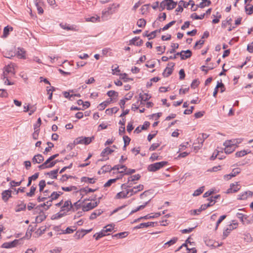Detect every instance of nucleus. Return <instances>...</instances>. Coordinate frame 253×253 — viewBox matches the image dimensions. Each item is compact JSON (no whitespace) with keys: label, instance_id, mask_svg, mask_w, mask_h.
Segmentation results:
<instances>
[{"label":"nucleus","instance_id":"nucleus-52","mask_svg":"<svg viewBox=\"0 0 253 253\" xmlns=\"http://www.w3.org/2000/svg\"><path fill=\"white\" fill-rule=\"evenodd\" d=\"M150 160L152 162L156 160H161V157L157 153H154L151 155Z\"/></svg>","mask_w":253,"mask_h":253},{"label":"nucleus","instance_id":"nucleus-50","mask_svg":"<svg viewBox=\"0 0 253 253\" xmlns=\"http://www.w3.org/2000/svg\"><path fill=\"white\" fill-rule=\"evenodd\" d=\"M119 179V177H117L116 178H114V179H109L106 183H105L104 185V187H109L110 186H111V185L115 182L117 179Z\"/></svg>","mask_w":253,"mask_h":253},{"label":"nucleus","instance_id":"nucleus-45","mask_svg":"<svg viewBox=\"0 0 253 253\" xmlns=\"http://www.w3.org/2000/svg\"><path fill=\"white\" fill-rule=\"evenodd\" d=\"M251 152V151L247 152L246 150H242L240 151L237 152L235 154L236 157H243L245 155L249 154Z\"/></svg>","mask_w":253,"mask_h":253},{"label":"nucleus","instance_id":"nucleus-39","mask_svg":"<svg viewBox=\"0 0 253 253\" xmlns=\"http://www.w3.org/2000/svg\"><path fill=\"white\" fill-rule=\"evenodd\" d=\"M205 16V13H203L201 15H198L196 13H192L190 17L194 20L203 19Z\"/></svg>","mask_w":253,"mask_h":253},{"label":"nucleus","instance_id":"nucleus-64","mask_svg":"<svg viewBox=\"0 0 253 253\" xmlns=\"http://www.w3.org/2000/svg\"><path fill=\"white\" fill-rule=\"evenodd\" d=\"M101 169L103 171L108 172L112 170V168L110 165H105L102 167Z\"/></svg>","mask_w":253,"mask_h":253},{"label":"nucleus","instance_id":"nucleus-34","mask_svg":"<svg viewBox=\"0 0 253 253\" xmlns=\"http://www.w3.org/2000/svg\"><path fill=\"white\" fill-rule=\"evenodd\" d=\"M172 71L173 69L170 67H167L163 72V75L165 77H168L172 74Z\"/></svg>","mask_w":253,"mask_h":253},{"label":"nucleus","instance_id":"nucleus-12","mask_svg":"<svg viewBox=\"0 0 253 253\" xmlns=\"http://www.w3.org/2000/svg\"><path fill=\"white\" fill-rule=\"evenodd\" d=\"M252 195L253 192L252 191H245L238 195L237 199L240 200H246L248 197H252Z\"/></svg>","mask_w":253,"mask_h":253},{"label":"nucleus","instance_id":"nucleus-36","mask_svg":"<svg viewBox=\"0 0 253 253\" xmlns=\"http://www.w3.org/2000/svg\"><path fill=\"white\" fill-rule=\"evenodd\" d=\"M103 211L101 210H98L97 211H95L94 212L91 213V214L90 216V219H95L97 216H99L102 213Z\"/></svg>","mask_w":253,"mask_h":253},{"label":"nucleus","instance_id":"nucleus-62","mask_svg":"<svg viewBox=\"0 0 253 253\" xmlns=\"http://www.w3.org/2000/svg\"><path fill=\"white\" fill-rule=\"evenodd\" d=\"M216 88H220L221 92H224L225 89L224 84L221 82L219 83V82H217Z\"/></svg>","mask_w":253,"mask_h":253},{"label":"nucleus","instance_id":"nucleus-6","mask_svg":"<svg viewBox=\"0 0 253 253\" xmlns=\"http://www.w3.org/2000/svg\"><path fill=\"white\" fill-rule=\"evenodd\" d=\"M209 135L202 133L200 134L199 137L196 139V142L194 143L195 146H194L195 149H200L203 145L204 141L209 137Z\"/></svg>","mask_w":253,"mask_h":253},{"label":"nucleus","instance_id":"nucleus-15","mask_svg":"<svg viewBox=\"0 0 253 253\" xmlns=\"http://www.w3.org/2000/svg\"><path fill=\"white\" fill-rule=\"evenodd\" d=\"M223 145L225 146L224 152L226 154H229L234 151L236 149V146H232L230 144L229 145H227L226 144V141L224 143Z\"/></svg>","mask_w":253,"mask_h":253},{"label":"nucleus","instance_id":"nucleus-58","mask_svg":"<svg viewBox=\"0 0 253 253\" xmlns=\"http://www.w3.org/2000/svg\"><path fill=\"white\" fill-rule=\"evenodd\" d=\"M107 94L108 96L112 97L113 96H118V92L114 90H109L107 92Z\"/></svg>","mask_w":253,"mask_h":253},{"label":"nucleus","instance_id":"nucleus-32","mask_svg":"<svg viewBox=\"0 0 253 253\" xmlns=\"http://www.w3.org/2000/svg\"><path fill=\"white\" fill-rule=\"evenodd\" d=\"M13 30V28L11 27H9L8 26L5 27L3 29V33L2 37L6 38L9 35V32L12 31Z\"/></svg>","mask_w":253,"mask_h":253},{"label":"nucleus","instance_id":"nucleus-49","mask_svg":"<svg viewBox=\"0 0 253 253\" xmlns=\"http://www.w3.org/2000/svg\"><path fill=\"white\" fill-rule=\"evenodd\" d=\"M234 229V227L232 226V224H230L229 226V227H228L226 230L225 231H224L223 232V237L224 238H226L229 234V233H230V232L233 229Z\"/></svg>","mask_w":253,"mask_h":253},{"label":"nucleus","instance_id":"nucleus-31","mask_svg":"<svg viewBox=\"0 0 253 253\" xmlns=\"http://www.w3.org/2000/svg\"><path fill=\"white\" fill-rule=\"evenodd\" d=\"M95 180L96 179H94L93 178H89V177H83L82 178H81V181L82 182H86V183H91V184H93L95 182Z\"/></svg>","mask_w":253,"mask_h":253},{"label":"nucleus","instance_id":"nucleus-57","mask_svg":"<svg viewBox=\"0 0 253 253\" xmlns=\"http://www.w3.org/2000/svg\"><path fill=\"white\" fill-rule=\"evenodd\" d=\"M177 239H178L177 238L174 237L172 239L169 240V241H168L167 243H166L164 245L166 246V245H168L169 246H171V245H172L174 244L176 242V241H177Z\"/></svg>","mask_w":253,"mask_h":253},{"label":"nucleus","instance_id":"nucleus-4","mask_svg":"<svg viewBox=\"0 0 253 253\" xmlns=\"http://www.w3.org/2000/svg\"><path fill=\"white\" fill-rule=\"evenodd\" d=\"M168 164V162L167 161H162L160 162L155 163L149 165L148 167V170L149 171L154 172L165 167Z\"/></svg>","mask_w":253,"mask_h":253},{"label":"nucleus","instance_id":"nucleus-27","mask_svg":"<svg viewBox=\"0 0 253 253\" xmlns=\"http://www.w3.org/2000/svg\"><path fill=\"white\" fill-rule=\"evenodd\" d=\"M26 208V205L25 204H24L23 202H21L20 204L17 205L15 208V211L16 212H19L21 211H24Z\"/></svg>","mask_w":253,"mask_h":253},{"label":"nucleus","instance_id":"nucleus-44","mask_svg":"<svg viewBox=\"0 0 253 253\" xmlns=\"http://www.w3.org/2000/svg\"><path fill=\"white\" fill-rule=\"evenodd\" d=\"M15 55V53L11 51L3 52V56L7 58L10 59L12 57H14Z\"/></svg>","mask_w":253,"mask_h":253},{"label":"nucleus","instance_id":"nucleus-5","mask_svg":"<svg viewBox=\"0 0 253 253\" xmlns=\"http://www.w3.org/2000/svg\"><path fill=\"white\" fill-rule=\"evenodd\" d=\"M177 55H180L181 60H185L190 58L192 56V52L189 49L187 50H182L180 52H177L173 56H170L169 58V59H175L177 58Z\"/></svg>","mask_w":253,"mask_h":253},{"label":"nucleus","instance_id":"nucleus-55","mask_svg":"<svg viewBox=\"0 0 253 253\" xmlns=\"http://www.w3.org/2000/svg\"><path fill=\"white\" fill-rule=\"evenodd\" d=\"M146 25V21L143 19H140L137 22V25L139 27H143Z\"/></svg>","mask_w":253,"mask_h":253},{"label":"nucleus","instance_id":"nucleus-56","mask_svg":"<svg viewBox=\"0 0 253 253\" xmlns=\"http://www.w3.org/2000/svg\"><path fill=\"white\" fill-rule=\"evenodd\" d=\"M183 3H182V5L183 7L186 8L188 7L189 5H191L192 7H193L194 5H195L194 1L193 0H189L188 2H186L184 0H182Z\"/></svg>","mask_w":253,"mask_h":253},{"label":"nucleus","instance_id":"nucleus-1","mask_svg":"<svg viewBox=\"0 0 253 253\" xmlns=\"http://www.w3.org/2000/svg\"><path fill=\"white\" fill-rule=\"evenodd\" d=\"M120 4L112 3L109 4L107 8L103 9L101 13V18L103 20H107L108 17L112 14L117 12L118 9L120 7Z\"/></svg>","mask_w":253,"mask_h":253},{"label":"nucleus","instance_id":"nucleus-28","mask_svg":"<svg viewBox=\"0 0 253 253\" xmlns=\"http://www.w3.org/2000/svg\"><path fill=\"white\" fill-rule=\"evenodd\" d=\"M96 190V189H93L88 187H85L80 189V192L81 194L84 195L85 194H87L89 192H93Z\"/></svg>","mask_w":253,"mask_h":253},{"label":"nucleus","instance_id":"nucleus-37","mask_svg":"<svg viewBox=\"0 0 253 253\" xmlns=\"http://www.w3.org/2000/svg\"><path fill=\"white\" fill-rule=\"evenodd\" d=\"M106 232L103 229L99 233H97L93 235L94 237H95L96 240H99L100 238L106 236Z\"/></svg>","mask_w":253,"mask_h":253},{"label":"nucleus","instance_id":"nucleus-30","mask_svg":"<svg viewBox=\"0 0 253 253\" xmlns=\"http://www.w3.org/2000/svg\"><path fill=\"white\" fill-rule=\"evenodd\" d=\"M60 26L61 28L64 30L76 31V30L75 29L73 26H70L69 25H68L67 24L61 23L60 24Z\"/></svg>","mask_w":253,"mask_h":253},{"label":"nucleus","instance_id":"nucleus-47","mask_svg":"<svg viewBox=\"0 0 253 253\" xmlns=\"http://www.w3.org/2000/svg\"><path fill=\"white\" fill-rule=\"evenodd\" d=\"M204 190V186H202L194 191L193 194V196H197L202 194Z\"/></svg>","mask_w":253,"mask_h":253},{"label":"nucleus","instance_id":"nucleus-42","mask_svg":"<svg viewBox=\"0 0 253 253\" xmlns=\"http://www.w3.org/2000/svg\"><path fill=\"white\" fill-rule=\"evenodd\" d=\"M44 163H46L47 168H51L56 165V162H53L51 160H49V158Z\"/></svg>","mask_w":253,"mask_h":253},{"label":"nucleus","instance_id":"nucleus-26","mask_svg":"<svg viewBox=\"0 0 253 253\" xmlns=\"http://www.w3.org/2000/svg\"><path fill=\"white\" fill-rule=\"evenodd\" d=\"M211 4V1L210 0H202V2L197 5V7H199L202 8L205 6H209Z\"/></svg>","mask_w":253,"mask_h":253},{"label":"nucleus","instance_id":"nucleus-20","mask_svg":"<svg viewBox=\"0 0 253 253\" xmlns=\"http://www.w3.org/2000/svg\"><path fill=\"white\" fill-rule=\"evenodd\" d=\"M129 197L128 192L126 190L125 191H121L117 194L115 196V199H120L122 198H126Z\"/></svg>","mask_w":253,"mask_h":253},{"label":"nucleus","instance_id":"nucleus-19","mask_svg":"<svg viewBox=\"0 0 253 253\" xmlns=\"http://www.w3.org/2000/svg\"><path fill=\"white\" fill-rule=\"evenodd\" d=\"M1 195L2 199L6 202L11 197V191L10 190H5L2 192Z\"/></svg>","mask_w":253,"mask_h":253},{"label":"nucleus","instance_id":"nucleus-23","mask_svg":"<svg viewBox=\"0 0 253 253\" xmlns=\"http://www.w3.org/2000/svg\"><path fill=\"white\" fill-rule=\"evenodd\" d=\"M4 70L5 71H6V72H8V73H10L11 75H15V72H14V69L13 67V64H9L6 66Z\"/></svg>","mask_w":253,"mask_h":253},{"label":"nucleus","instance_id":"nucleus-33","mask_svg":"<svg viewBox=\"0 0 253 253\" xmlns=\"http://www.w3.org/2000/svg\"><path fill=\"white\" fill-rule=\"evenodd\" d=\"M66 215V214L65 213V212L61 211H60L59 212L53 215L52 216V219H58L59 218H60L63 217L64 216H65Z\"/></svg>","mask_w":253,"mask_h":253},{"label":"nucleus","instance_id":"nucleus-54","mask_svg":"<svg viewBox=\"0 0 253 253\" xmlns=\"http://www.w3.org/2000/svg\"><path fill=\"white\" fill-rule=\"evenodd\" d=\"M61 189L64 191L69 192L73 190H76L77 187L74 186H71L70 187H62Z\"/></svg>","mask_w":253,"mask_h":253},{"label":"nucleus","instance_id":"nucleus-61","mask_svg":"<svg viewBox=\"0 0 253 253\" xmlns=\"http://www.w3.org/2000/svg\"><path fill=\"white\" fill-rule=\"evenodd\" d=\"M245 11L247 14L251 15L253 13V5L250 6V7H248V5L245 6Z\"/></svg>","mask_w":253,"mask_h":253},{"label":"nucleus","instance_id":"nucleus-7","mask_svg":"<svg viewBox=\"0 0 253 253\" xmlns=\"http://www.w3.org/2000/svg\"><path fill=\"white\" fill-rule=\"evenodd\" d=\"M93 139L94 137H79L75 140V143L88 145Z\"/></svg>","mask_w":253,"mask_h":253},{"label":"nucleus","instance_id":"nucleus-9","mask_svg":"<svg viewBox=\"0 0 253 253\" xmlns=\"http://www.w3.org/2000/svg\"><path fill=\"white\" fill-rule=\"evenodd\" d=\"M99 203V202H90L89 203H87L86 205H84L83 206V210L84 211H89L94 208L96 207Z\"/></svg>","mask_w":253,"mask_h":253},{"label":"nucleus","instance_id":"nucleus-3","mask_svg":"<svg viewBox=\"0 0 253 253\" xmlns=\"http://www.w3.org/2000/svg\"><path fill=\"white\" fill-rule=\"evenodd\" d=\"M177 5V2L173 0H164L160 4V11L163 10L165 8L170 10L173 9Z\"/></svg>","mask_w":253,"mask_h":253},{"label":"nucleus","instance_id":"nucleus-53","mask_svg":"<svg viewBox=\"0 0 253 253\" xmlns=\"http://www.w3.org/2000/svg\"><path fill=\"white\" fill-rule=\"evenodd\" d=\"M46 90L47 94L49 95L48 99L51 100L52 97V92L55 90V88L52 86L50 88L48 89V87H47Z\"/></svg>","mask_w":253,"mask_h":253},{"label":"nucleus","instance_id":"nucleus-35","mask_svg":"<svg viewBox=\"0 0 253 253\" xmlns=\"http://www.w3.org/2000/svg\"><path fill=\"white\" fill-rule=\"evenodd\" d=\"M100 17L98 16H92L90 17L86 18L85 20L87 22H96L100 21Z\"/></svg>","mask_w":253,"mask_h":253},{"label":"nucleus","instance_id":"nucleus-17","mask_svg":"<svg viewBox=\"0 0 253 253\" xmlns=\"http://www.w3.org/2000/svg\"><path fill=\"white\" fill-rule=\"evenodd\" d=\"M143 43V41L139 37H135L130 41V44L140 46Z\"/></svg>","mask_w":253,"mask_h":253},{"label":"nucleus","instance_id":"nucleus-51","mask_svg":"<svg viewBox=\"0 0 253 253\" xmlns=\"http://www.w3.org/2000/svg\"><path fill=\"white\" fill-rule=\"evenodd\" d=\"M241 171V169L240 168H237L234 169L231 173V176L235 177L237 174L240 173Z\"/></svg>","mask_w":253,"mask_h":253},{"label":"nucleus","instance_id":"nucleus-63","mask_svg":"<svg viewBox=\"0 0 253 253\" xmlns=\"http://www.w3.org/2000/svg\"><path fill=\"white\" fill-rule=\"evenodd\" d=\"M160 145V144L159 143H155L151 145V146L149 148V150L151 151H153L155 150L158 147H159Z\"/></svg>","mask_w":253,"mask_h":253},{"label":"nucleus","instance_id":"nucleus-46","mask_svg":"<svg viewBox=\"0 0 253 253\" xmlns=\"http://www.w3.org/2000/svg\"><path fill=\"white\" fill-rule=\"evenodd\" d=\"M214 204V203L213 202V204H207L202 205L201 207L198 209V212H201L202 211L205 210L208 208L213 206Z\"/></svg>","mask_w":253,"mask_h":253},{"label":"nucleus","instance_id":"nucleus-29","mask_svg":"<svg viewBox=\"0 0 253 253\" xmlns=\"http://www.w3.org/2000/svg\"><path fill=\"white\" fill-rule=\"evenodd\" d=\"M139 96L141 101H146L151 98V96H150V95H149L148 93H146L143 94L140 93ZM141 103H142V102H141Z\"/></svg>","mask_w":253,"mask_h":253},{"label":"nucleus","instance_id":"nucleus-18","mask_svg":"<svg viewBox=\"0 0 253 253\" xmlns=\"http://www.w3.org/2000/svg\"><path fill=\"white\" fill-rule=\"evenodd\" d=\"M58 169H56L55 170H51L49 172H46L45 173V175L46 176H48V177L51 179H56L57 177V173L58 172Z\"/></svg>","mask_w":253,"mask_h":253},{"label":"nucleus","instance_id":"nucleus-60","mask_svg":"<svg viewBox=\"0 0 253 253\" xmlns=\"http://www.w3.org/2000/svg\"><path fill=\"white\" fill-rule=\"evenodd\" d=\"M183 3L182 0H180L178 2V7L175 9V11L178 12H182L183 10V6L182 5V3Z\"/></svg>","mask_w":253,"mask_h":253},{"label":"nucleus","instance_id":"nucleus-14","mask_svg":"<svg viewBox=\"0 0 253 253\" xmlns=\"http://www.w3.org/2000/svg\"><path fill=\"white\" fill-rule=\"evenodd\" d=\"M59 198V194L57 193V192H53L49 196L48 198H50V200L47 202V204H49L48 205L47 209H49V207L51 206V202L53 200H55Z\"/></svg>","mask_w":253,"mask_h":253},{"label":"nucleus","instance_id":"nucleus-22","mask_svg":"<svg viewBox=\"0 0 253 253\" xmlns=\"http://www.w3.org/2000/svg\"><path fill=\"white\" fill-rule=\"evenodd\" d=\"M154 224V222H153L142 223H140V224L138 225L137 226H135L134 228L135 229H140V228L148 227L149 226H153Z\"/></svg>","mask_w":253,"mask_h":253},{"label":"nucleus","instance_id":"nucleus-10","mask_svg":"<svg viewBox=\"0 0 253 253\" xmlns=\"http://www.w3.org/2000/svg\"><path fill=\"white\" fill-rule=\"evenodd\" d=\"M13 76L14 75H11L10 73H8V72H6V71H5L4 70L2 79L4 81V84L7 85L12 84L13 83H12L9 81V79L13 77Z\"/></svg>","mask_w":253,"mask_h":253},{"label":"nucleus","instance_id":"nucleus-13","mask_svg":"<svg viewBox=\"0 0 253 253\" xmlns=\"http://www.w3.org/2000/svg\"><path fill=\"white\" fill-rule=\"evenodd\" d=\"M243 141L242 138H236L232 139L226 141V144L227 145H230V144L234 146H236V148L237 147L238 144L241 143Z\"/></svg>","mask_w":253,"mask_h":253},{"label":"nucleus","instance_id":"nucleus-59","mask_svg":"<svg viewBox=\"0 0 253 253\" xmlns=\"http://www.w3.org/2000/svg\"><path fill=\"white\" fill-rule=\"evenodd\" d=\"M226 215H221V216H220V217L219 218V219H218V220L216 222L215 230H216L217 229L219 224L226 218Z\"/></svg>","mask_w":253,"mask_h":253},{"label":"nucleus","instance_id":"nucleus-21","mask_svg":"<svg viewBox=\"0 0 253 253\" xmlns=\"http://www.w3.org/2000/svg\"><path fill=\"white\" fill-rule=\"evenodd\" d=\"M240 186H239L238 182L232 183L230 184V188L228 190V193H229L230 190L234 193L236 192L240 189Z\"/></svg>","mask_w":253,"mask_h":253},{"label":"nucleus","instance_id":"nucleus-48","mask_svg":"<svg viewBox=\"0 0 253 253\" xmlns=\"http://www.w3.org/2000/svg\"><path fill=\"white\" fill-rule=\"evenodd\" d=\"M140 175L139 174H135L132 176H130L128 178V182L130 181H133L135 180H138L140 179Z\"/></svg>","mask_w":253,"mask_h":253},{"label":"nucleus","instance_id":"nucleus-41","mask_svg":"<svg viewBox=\"0 0 253 253\" xmlns=\"http://www.w3.org/2000/svg\"><path fill=\"white\" fill-rule=\"evenodd\" d=\"M119 109L118 107H115L111 109H107L106 110V113L107 114L112 115L114 113H116L119 111Z\"/></svg>","mask_w":253,"mask_h":253},{"label":"nucleus","instance_id":"nucleus-24","mask_svg":"<svg viewBox=\"0 0 253 253\" xmlns=\"http://www.w3.org/2000/svg\"><path fill=\"white\" fill-rule=\"evenodd\" d=\"M114 151V150L111 149L109 147H107L102 151L101 153V156L103 157H107L109 154H110L113 152Z\"/></svg>","mask_w":253,"mask_h":253},{"label":"nucleus","instance_id":"nucleus-8","mask_svg":"<svg viewBox=\"0 0 253 253\" xmlns=\"http://www.w3.org/2000/svg\"><path fill=\"white\" fill-rule=\"evenodd\" d=\"M72 210H74L73 205L70 200L65 201L63 205L61 207V211L65 212L66 214L67 212L71 211Z\"/></svg>","mask_w":253,"mask_h":253},{"label":"nucleus","instance_id":"nucleus-38","mask_svg":"<svg viewBox=\"0 0 253 253\" xmlns=\"http://www.w3.org/2000/svg\"><path fill=\"white\" fill-rule=\"evenodd\" d=\"M236 216L239 219H240L242 223H244V220L247 219L248 218V216L247 215L240 212H237Z\"/></svg>","mask_w":253,"mask_h":253},{"label":"nucleus","instance_id":"nucleus-43","mask_svg":"<svg viewBox=\"0 0 253 253\" xmlns=\"http://www.w3.org/2000/svg\"><path fill=\"white\" fill-rule=\"evenodd\" d=\"M36 190V187L34 185L32 186L30 192L26 193V196L29 197H32L35 195Z\"/></svg>","mask_w":253,"mask_h":253},{"label":"nucleus","instance_id":"nucleus-16","mask_svg":"<svg viewBox=\"0 0 253 253\" xmlns=\"http://www.w3.org/2000/svg\"><path fill=\"white\" fill-rule=\"evenodd\" d=\"M44 160L43 157L41 154H37L34 156L32 159V162L33 164H40Z\"/></svg>","mask_w":253,"mask_h":253},{"label":"nucleus","instance_id":"nucleus-40","mask_svg":"<svg viewBox=\"0 0 253 253\" xmlns=\"http://www.w3.org/2000/svg\"><path fill=\"white\" fill-rule=\"evenodd\" d=\"M42 3H40V1H36L35 5L38 11V13L42 14L43 13V10L42 7Z\"/></svg>","mask_w":253,"mask_h":253},{"label":"nucleus","instance_id":"nucleus-25","mask_svg":"<svg viewBox=\"0 0 253 253\" xmlns=\"http://www.w3.org/2000/svg\"><path fill=\"white\" fill-rule=\"evenodd\" d=\"M16 55L19 58H25V51L22 48H18Z\"/></svg>","mask_w":253,"mask_h":253},{"label":"nucleus","instance_id":"nucleus-2","mask_svg":"<svg viewBox=\"0 0 253 253\" xmlns=\"http://www.w3.org/2000/svg\"><path fill=\"white\" fill-rule=\"evenodd\" d=\"M122 188L126 190L128 192V195L129 197L136 194L138 192L142 191L144 189V186L142 184H139L136 186H134L131 189H128L131 187L130 185H127L126 184H123L121 186Z\"/></svg>","mask_w":253,"mask_h":253},{"label":"nucleus","instance_id":"nucleus-11","mask_svg":"<svg viewBox=\"0 0 253 253\" xmlns=\"http://www.w3.org/2000/svg\"><path fill=\"white\" fill-rule=\"evenodd\" d=\"M19 240H15L10 242L4 243L2 245L1 248H5V249H9V248H11L14 247L16 246V245H18V244L19 243Z\"/></svg>","mask_w":253,"mask_h":253}]
</instances>
